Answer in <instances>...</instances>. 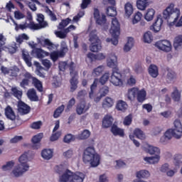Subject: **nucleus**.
<instances>
[{"label": "nucleus", "mask_w": 182, "mask_h": 182, "mask_svg": "<svg viewBox=\"0 0 182 182\" xmlns=\"http://www.w3.org/2000/svg\"><path fill=\"white\" fill-rule=\"evenodd\" d=\"M107 65L108 68L112 69L110 77V82L114 86H123V80H122V73L117 66V57L114 56V59L110 58L107 60Z\"/></svg>", "instance_id": "f257e3e1"}, {"label": "nucleus", "mask_w": 182, "mask_h": 182, "mask_svg": "<svg viewBox=\"0 0 182 182\" xmlns=\"http://www.w3.org/2000/svg\"><path fill=\"white\" fill-rule=\"evenodd\" d=\"M82 161L85 164H90L91 167H97L100 164V156L96 153L95 147H87L82 154Z\"/></svg>", "instance_id": "f03ea898"}, {"label": "nucleus", "mask_w": 182, "mask_h": 182, "mask_svg": "<svg viewBox=\"0 0 182 182\" xmlns=\"http://www.w3.org/2000/svg\"><path fill=\"white\" fill-rule=\"evenodd\" d=\"M163 18L167 21H168V19H173L171 23L172 25L176 26V28H180V26H182V16L180 17V12H176L174 11V4H171L163 11Z\"/></svg>", "instance_id": "7ed1b4c3"}, {"label": "nucleus", "mask_w": 182, "mask_h": 182, "mask_svg": "<svg viewBox=\"0 0 182 182\" xmlns=\"http://www.w3.org/2000/svg\"><path fill=\"white\" fill-rule=\"evenodd\" d=\"M174 129H168L164 135L161 138V143H164L166 140H170L173 136L176 139H180L182 136V125L181 122L178 119H176L173 122Z\"/></svg>", "instance_id": "20e7f679"}, {"label": "nucleus", "mask_w": 182, "mask_h": 182, "mask_svg": "<svg viewBox=\"0 0 182 182\" xmlns=\"http://www.w3.org/2000/svg\"><path fill=\"white\" fill-rule=\"evenodd\" d=\"M23 77L24 78L20 82L21 87L25 89L26 86H29V82L31 80L32 85H33L38 92H43V85H42V82H41L38 78L32 76V74L28 72H26L23 75Z\"/></svg>", "instance_id": "39448f33"}, {"label": "nucleus", "mask_w": 182, "mask_h": 182, "mask_svg": "<svg viewBox=\"0 0 182 182\" xmlns=\"http://www.w3.org/2000/svg\"><path fill=\"white\" fill-rule=\"evenodd\" d=\"M28 153L23 154L19 158L18 161L21 164V166L22 169L21 168V166L18 165V166L15 167L11 174L14 176V177H21V176H23V173H26L28 170H29V165L28 164Z\"/></svg>", "instance_id": "423d86ee"}, {"label": "nucleus", "mask_w": 182, "mask_h": 182, "mask_svg": "<svg viewBox=\"0 0 182 182\" xmlns=\"http://www.w3.org/2000/svg\"><path fill=\"white\" fill-rule=\"evenodd\" d=\"M112 38H107V42H112V45H117L119 43V36H120V23L117 18H113L112 20V25L109 29Z\"/></svg>", "instance_id": "0eeeda50"}, {"label": "nucleus", "mask_w": 182, "mask_h": 182, "mask_svg": "<svg viewBox=\"0 0 182 182\" xmlns=\"http://www.w3.org/2000/svg\"><path fill=\"white\" fill-rule=\"evenodd\" d=\"M89 41L91 43L90 46V50L91 52H99L102 50V43L100 38L97 36V31L92 30L89 35Z\"/></svg>", "instance_id": "6e6552de"}, {"label": "nucleus", "mask_w": 182, "mask_h": 182, "mask_svg": "<svg viewBox=\"0 0 182 182\" xmlns=\"http://www.w3.org/2000/svg\"><path fill=\"white\" fill-rule=\"evenodd\" d=\"M70 75L71 76V79L70 80V92L73 93L77 89V85H79V80H77V77L79 76V73L77 71L75 70V63L73 61L68 65Z\"/></svg>", "instance_id": "1a4fd4ad"}, {"label": "nucleus", "mask_w": 182, "mask_h": 182, "mask_svg": "<svg viewBox=\"0 0 182 182\" xmlns=\"http://www.w3.org/2000/svg\"><path fill=\"white\" fill-rule=\"evenodd\" d=\"M147 151L149 154H154V156L145 157L144 160L149 164H156L160 161V149L153 146H148Z\"/></svg>", "instance_id": "9d476101"}, {"label": "nucleus", "mask_w": 182, "mask_h": 182, "mask_svg": "<svg viewBox=\"0 0 182 182\" xmlns=\"http://www.w3.org/2000/svg\"><path fill=\"white\" fill-rule=\"evenodd\" d=\"M37 21L38 23H35L33 20H31V23L34 31H39V29H43L48 26V22L45 21V16L42 14H38L37 15Z\"/></svg>", "instance_id": "9b49d317"}, {"label": "nucleus", "mask_w": 182, "mask_h": 182, "mask_svg": "<svg viewBox=\"0 0 182 182\" xmlns=\"http://www.w3.org/2000/svg\"><path fill=\"white\" fill-rule=\"evenodd\" d=\"M134 136L136 139H140V140H144L146 139V135L144 132L141 131V129L136 128L134 130V134L129 135L130 140L133 141L134 144H135L136 147H140V142L136 139H134Z\"/></svg>", "instance_id": "f8f14e48"}, {"label": "nucleus", "mask_w": 182, "mask_h": 182, "mask_svg": "<svg viewBox=\"0 0 182 182\" xmlns=\"http://www.w3.org/2000/svg\"><path fill=\"white\" fill-rule=\"evenodd\" d=\"M68 49L66 46H62L59 51H53L49 56L53 62H56L59 58H65Z\"/></svg>", "instance_id": "ddd939ff"}, {"label": "nucleus", "mask_w": 182, "mask_h": 182, "mask_svg": "<svg viewBox=\"0 0 182 182\" xmlns=\"http://www.w3.org/2000/svg\"><path fill=\"white\" fill-rule=\"evenodd\" d=\"M28 21H30L29 23L25 22L23 24H18L17 23L14 21V23L15 25V31H25V29H31V31H35L34 27L32 26V14H28Z\"/></svg>", "instance_id": "4468645a"}, {"label": "nucleus", "mask_w": 182, "mask_h": 182, "mask_svg": "<svg viewBox=\"0 0 182 182\" xmlns=\"http://www.w3.org/2000/svg\"><path fill=\"white\" fill-rule=\"evenodd\" d=\"M93 16L94 19H95L96 23H97V25H105V23H106V22L107 21V19L106 18V15L102 14L100 16V11H99L97 8H94Z\"/></svg>", "instance_id": "2eb2a0df"}, {"label": "nucleus", "mask_w": 182, "mask_h": 182, "mask_svg": "<svg viewBox=\"0 0 182 182\" xmlns=\"http://www.w3.org/2000/svg\"><path fill=\"white\" fill-rule=\"evenodd\" d=\"M155 46L159 49V50H163L164 52H170V50H171V43L167 40L156 42Z\"/></svg>", "instance_id": "dca6fc26"}, {"label": "nucleus", "mask_w": 182, "mask_h": 182, "mask_svg": "<svg viewBox=\"0 0 182 182\" xmlns=\"http://www.w3.org/2000/svg\"><path fill=\"white\" fill-rule=\"evenodd\" d=\"M105 2H108L109 5L112 6H108L106 9V14L108 16H116L117 15V10L116 9V1L115 0H104Z\"/></svg>", "instance_id": "f3484780"}, {"label": "nucleus", "mask_w": 182, "mask_h": 182, "mask_svg": "<svg viewBox=\"0 0 182 182\" xmlns=\"http://www.w3.org/2000/svg\"><path fill=\"white\" fill-rule=\"evenodd\" d=\"M18 112L20 114L25 115L31 112V107L22 100H19L17 104Z\"/></svg>", "instance_id": "a211bd4d"}, {"label": "nucleus", "mask_w": 182, "mask_h": 182, "mask_svg": "<svg viewBox=\"0 0 182 182\" xmlns=\"http://www.w3.org/2000/svg\"><path fill=\"white\" fill-rule=\"evenodd\" d=\"M43 139V133H39L33 136L31 141L33 143L32 149L38 150L41 148V141Z\"/></svg>", "instance_id": "6ab92c4d"}, {"label": "nucleus", "mask_w": 182, "mask_h": 182, "mask_svg": "<svg viewBox=\"0 0 182 182\" xmlns=\"http://www.w3.org/2000/svg\"><path fill=\"white\" fill-rule=\"evenodd\" d=\"M89 109H90V105L86 103V101H81L76 107L77 114H83V113H86Z\"/></svg>", "instance_id": "aec40b11"}, {"label": "nucleus", "mask_w": 182, "mask_h": 182, "mask_svg": "<svg viewBox=\"0 0 182 182\" xmlns=\"http://www.w3.org/2000/svg\"><path fill=\"white\" fill-rule=\"evenodd\" d=\"M161 25H163V18L157 17L156 21L151 26L150 29L157 33L161 30Z\"/></svg>", "instance_id": "412c9836"}, {"label": "nucleus", "mask_w": 182, "mask_h": 182, "mask_svg": "<svg viewBox=\"0 0 182 182\" xmlns=\"http://www.w3.org/2000/svg\"><path fill=\"white\" fill-rule=\"evenodd\" d=\"M113 117L111 115H105L102 119V127L104 129H109V127H112V126H113Z\"/></svg>", "instance_id": "4be33fe9"}, {"label": "nucleus", "mask_w": 182, "mask_h": 182, "mask_svg": "<svg viewBox=\"0 0 182 182\" xmlns=\"http://www.w3.org/2000/svg\"><path fill=\"white\" fill-rule=\"evenodd\" d=\"M86 175L82 172H75L73 173V176L70 182H83Z\"/></svg>", "instance_id": "5701e85b"}, {"label": "nucleus", "mask_w": 182, "mask_h": 182, "mask_svg": "<svg viewBox=\"0 0 182 182\" xmlns=\"http://www.w3.org/2000/svg\"><path fill=\"white\" fill-rule=\"evenodd\" d=\"M73 176V172H72L70 170L67 169L65 173L60 176L59 181L60 182H70V180H72V177Z\"/></svg>", "instance_id": "b1692460"}, {"label": "nucleus", "mask_w": 182, "mask_h": 182, "mask_svg": "<svg viewBox=\"0 0 182 182\" xmlns=\"http://www.w3.org/2000/svg\"><path fill=\"white\" fill-rule=\"evenodd\" d=\"M111 132L114 136L124 137V129L119 128L116 124H112V126L111 127Z\"/></svg>", "instance_id": "393cba45"}, {"label": "nucleus", "mask_w": 182, "mask_h": 182, "mask_svg": "<svg viewBox=\"0 0 182 182\" xmlns=\"http://www.w3.org/2000/svg\"><path fill=\"white\" fill-rule=\"evenodd\" d=\"M5 116L9 120L14 121L16 119V115H15V112H14V109H12V107L9 105H8L5 108Z\"/></svg>", "instance_id": "a878e982"}, {"label": "nucleus", "mask_w": 182, "mask_h": 182, "mask_svg": "<svg viewBox=\"0 0 182 182\" xmlns=\"http://www.w3.org/2000/svg\"><path fill=\"white\" fill-rule=\"evenodd\" d=\"M32 53L36 55L38 59H42L45 58V56H49V53L44 51L42 48H34L32 50Z\"/></svg>", "instance_id": "bb28decb"}, {"label": "nucleus", "mask_w": 182, "mask_h": 182, "mask_svg": "<svg viewBox=\"0 0 182 182\" xmlns=\"http://www.w3.org/2000/svg\"><path fill=\"white\" fill-rule=\"evenodd\" d=\"M138 89L139 88L137 87H132L128 90L127 96L129 100H130L131 102H133V100H134V99L136 98V96H137Z\"/></svg>", "instance_id": "cd10ccee"}, {"label": "nucleus", "mask_w": 182, "mask_h": 182, "mask_svg": "<svg viewBox=\"0 0 182 182\" xmlns=\"http://www.w3.org/2000/svg\"><path fill=\"white\" fill-rule=\"evenodd\" d=\"M146 96H147L146 90H144V89L139 90L138 88V92H136L137 102H139V103H143L144 100H146Z\"/></svg>", "instance_id": "c85d7f7f"}, {"label": "nucleus", "mask_w": 182, "mask_h": 182, "mask_svg": "<svg viewBox=\"0 0 182 182\" xmlns=\"http://www.w3.org/2000/svg\"><path fill=\"white\" fill-rule=\"evenodd\" d=\"M41 157L44 160H50L53 157V151L52 149H45L41 151Z\"/></svg>", "instance_id": "c756f323"}, {"label": "nucleus", "mask_w": 182, "mask_h": 182, "mask_svg": "<svg viewBox=\"0 0 182 182\" xmlns=\"http://www.w3.org/2000/svg\"><path fill=\"white\" fill-rule=\"evenodd\" d=\"M27 96L31 102H38L39 100V97L36 95V90L33 88L28 90Z\"/></svg>", "instance_id": "7c9ffc66"}, {"label": "nucleus", "mask_w": 182, "mask_h": 182, "mask_svg": "<svg viewBox=\"0 0 182 182\" xmlns=\"http://www.w3.org/2000/svg\"><path fill=\"white\" fill-rule=\"evenodd\" d=\"M166 70L168 72L166 75V82L168 83H171L173 82V80H174V79H176V77H177V74H176V72L170 68H167Z\"/></svg>", "instance_id": "2f4dec72"}, {"label": "nucleus", "mask_w": 182, "mask_h": 182, "mask_svg": "<svg viewBox=\"0 0 182 182\" xmlns=\"http://www.w3.org/2000/svg\"><path fill=\"white\" fill-rule=\"evenodd\" d=\"M149 73L150 75V76H151V77H157V76H159V68L156 67V65H153L151 64L149 67Z\"/></svg>", "instance_id": "473e14b6"}, {"label": "nucleus", "mask_w": 182, "mask_h": 182, "mask_svg": "<svg viewBox=\"0 0 182 182\" xmlns=\"http://www.w3.org/2000/svg\"><path fill=\"white\" fill-rule=\"evenodd\" d=\"M100 95L95 99V102H100V99H102V97H105V96H106L107 93H109V87L103 86L102 87H101L100 89Z\"/></svg>", "instance_id": "72a5a7b5"}, {"label": "nucleus", "mask_w": 182, "mask_h": 182, "mask_svg": "<svg viewBox=\"0 0 182 182\" xmlns=\"http://www.w3.org/2000/svg\"><path fill=\"white\" fill-rule=\"evenodd\" d=\"M22 58L24 62H26L27 66H28V68H31V66H32V58H31L29 53L26 51H23Z\"/></svg>", "instance_id": "f704fd0d"}, {"label": "nucleus", "mask_w": 182, "mask_h": 182, "mask_svg": "<svg viewBox=\"0 0 182 182\" xmlns=\"http://www.w3.org/2000/svg\"><path fill=\"white\" fill-rule=\"evenodd\" d=\"M97 83H99V80L97 78H95L93 83L90 86V91L89 93L90 99H93V97L95 96V90L97 89Z\"/></svg>", "instance_id": "c9c22d12"}, {"label": "nucleus", "mask_w": 182, "mask_h": 182, "mask_svg": "<svg viewBox=\"0 0 182 182\" xmlns=\"http://www.w3.org/2000/svg\"><path fill=\"white\" fill-rule=\"evenodd\" d=\"M114 103L113 99L107 97L102 102V107L103 109H109V107L113 106Z\"/></svg>", "instance_id": "e433bc0d"}, {"label": "nucleus", "mask_w": 182, "mask_h": 182, "mask_svg": "<svg viewBox=\"0 0 182 182\" xmlns=\"http://www.w3.org/2000/svg\"><path fill=\"white\" fill-rule=\"evenodd\" d=\"M134 46V38L132 37L128 38L127 43L124 46V52H129Z\"/></svg>", "instance_id": "4c0bfd02"}, {"label": "nucleus", "mask_w": 182, "mask_h": 182, "mask_svg": "<svg viewBox=\"0 0 182 182\" xmlns=\"http://www.w3.org/2000/svg\"><path fill=\"white\" fill-rule=\"evenodd\" d=\"M155 14H156V11H154V9H149L147 10V12L146 13V14L144 16V18L148 22H150V21H153Z\"/></svg>", "instance_id": "58836bf2"}, {"label": "nucleus", "mask_w": 182, "mask_h": 182, "mask_svg": "<svg viewBox=\"0 0 182 182\" xmlns=\"http://www.w3.org/2000/svg\"><path fill=\"white\" fill-rule=\"evenodd\" d=\"M127 103L123 100H119L116 105L117 110H120L121 112H124L127 109Z\"/></svg>", "instance_id": "ea45409f"}, {"label": "nucleus", "mask_w": 182, "mask_h": 182, "mask_svg": "<svg viewBox=\"0 0 182 182\" xmlns=\"http://www.w3.org/2000/svg\"><path fill=\"white\" fill-rule=\"evenodd\" d=\"M173 47L177 50V49H180L182 48V36H178L175 38L173 42Z\"/></svg>", "instance_id": "a19ab883"}, {"label": "nucleus", "mask_w": 182, "mask_h": 182, "mask_svg": "<svg viewBox=\"0 0 182 182\" xmlns=\"http://www.w3.org/2000/svg\"><path fill=\"white\" fill-rule=\"evenodd\" d=\"M124 11L126 16H128V18H129L133 14V5H132V4L129 2L127 3L124 6Z\"/></svg>", "instance_id": "79ce46f5"}, {"label": "nucleus", "mask_w": 182, "mask_h": 182, "mask_svg": "<svg viewBox=\"0 0 182 182\" xmlns=\"http://www.w3.org/2000/svg\"><path fill=\"white\" fill-rule=\"evenodd\" d=\"M147 5H149L147 0H137L136 1V6L141 11H144L147 8Z\"/></svg>", "instance_id": "37998d69"}, {"label": "nucleus", "mask_w": 182, "mask_h": 182, "mask_svg": "<svg viewBox=\"0 0 182 182\" xmlns=\"http://www.w3.org/2000/svg\"><path fill=\"white\" fill-rule=\"evenodd\" d=\"M103 70H105V67L103 65H100L93 70L92 75L95 77H97V76H100V75L103 73Z\"/></svg>", "instance_id": "c03bdc74"}, {"label": "nucleus", "mask_w": 182, "mask_h": 182, "mask_svg": "<svg viewBox=\"0 0 182 182\" xmlns=\"http://www.w3.org/2000/svg\"><path fill=\"white\" fill-rule=\"evenodd\" d=\"M136 177L138 178H148L150 177V172L146 170H141L136 172Z\"/></svg>", "instance_id": "a18cd8bd"}, {"label": "nucleus", "mask_w": 182, "mask_h": 182, "mask_svg": "<svg viewBox=\"0 0 182 182\" xmlns=\"http://www.w3.org/2000/svg\"><path fill=\"white\" fill-rule=\"evenodd\" d=\"M63 110H65V105H62L61 106L58 107L53 113L54 119H58V117H60V114L63 113Z\"/></svg>", "instance_id": "49530a36"}, {"label": "nucleus", "mask_w": 182, "mask_h": 182, "mask_svg": "<svg viewBox=\"0 0 182 182\" xmlns=\"http://www.w3.org/2000/svg\"><path fill=\"white\" fill-rule=\"evenodd\" d=\"M71 21L72 20L69 18L62 20L59 23L58 29H60V31L65 29V28H66Z\"/></svg>", "instance_id": "de8ad7c7"}, {"label": "nucleus", "mask_w": 182, "mask_h": 182, "mask_svg": "<svg viewBox=\"0 0 182 182\" xmlns=\"http://www.w3.org/2000/svg\"><path fill=\"white\" fill-rule=\"evenodd\" d=\"M153 41V35L151 34V32L147 31L144 34V42L145 43H151Z\"/></svg>", "instance_id": "09e8293b"}, {"label": "nucleus", "mask_w": 182, "mask_h": 182, "mask_svg": "<svg viewBox=\"0 0 182 182\" xmlns=\"http://www.w3.org/2000/svg\"><path fill=\"white\" fill-rule=\"evenodd\" d=\"M90 137V131L85 129L81 134H78V139L80 140H86Z\"/></svg>", "instance_id": "8fccbe9b"}, {"label": "nucleus", "mask_w": 182, "mask_h": 182, "mask_svg": "<svg viewBox=\"0 0 182 182\" xmlns=\"http://www.w3.org/2000/svg\"><path fill=\"white\" fill-rule=\"evenodd\" d=\"M143 18V14L140 13V11L136 12L134 18L132 19V23L135 25V23H138V22H140L141 21V18Z\"/></svg>", "instance_id": "3c124183"}, {"label": "nucleus", "mask_w": 182, "mask_h": 182, "mask_svg": "<svg viewBox=\"0 0 182 182\" xmlns=\"http://www.w3.org/2000/svg\"><path fill=\"white\" fill-rule=\"evenodd\" d=\"M110 77V74L109 73H105L100 78L99 82L101 85H106V82L109 80Z\"/></svg>", "instance_id": "603ef678"}, {"label": "nucleus", "mask_w": 182, "mask_h": 182, "mask_svg": "<svg viewBox=\"0 0 182 182\" xmlns=\"http://www.w3.org/2000/svg\"><path fill=\"white\" fill-rule=\"evenodd\" d=\"M172 97L175 102L180 101V97H181V95L178 92L177 87H175L174 91L172 92Z\"/></svg>", "instance_id": "864d4df0"}, {"label": "nucleus", "mask_w": 182, "mask_h": 182, "mask_svg": "<svg viewBox=\"0 0 182 182\" xmlns=\"http://www.w3.org/2000/svg\"><path fill=\"white\" fill-rule=\"evenodd\" d=\"M43 43H44V46H47L49 50H52L55 49V44H53V43H52L50 40L46 38L43 41Z\"/></svg>", "instance_id": "5fc2aeb1"}, {"label": "nucleus", "mask_w": 182, "mask_h": 182, "mask_svg": "<svg viewBox=\"0 0 182 182\" xmlns=\"http://www.w3.org/2000/svg\"><path fill=\"white\" fill-rule=\"evenodd\" d=\"M76 137L72 134H68L64 136L63 141L64 143H72V141H75Z\"/></svg>", "instance_id": "6e6d98bb"}, {"label": "nucleus", "mask_w": 182, "mask_h": 182, "mask_svg": "<svg viewBox=\"0 0 182 182\" xmlns=\"http://www.w3.org/2000/svg\"><path fill=\"white\" fill-rule=\"evenodd\" d=\"M14 166H15V162L14 161H8L6 162V164L2 166V170H4V171H6V170H11Z\"/></svg>", "instance_id": "4d7b16f0"}, {"label": "nucleus", "mask_w": 182, "mask_h": 182, "mask_svg": "<svg viewBox=\"0 0 182 182\" xmlns=\"http://www.w3.org/2000/svg\"><path fill=\"white\" fill-rule=\"evenodd\" d=\"M11 91L15 97H16L18 100H21V98L22 97V91H20L16 87H13L11 89Z\"/></svg>", "instance_id": "13d9d810"}, {"label": "nucleus", "mask_w": 182, "mask_h": 182, "mask_svg": "<svg viewBox=\"0 0 182 182\" xmlns=\"http://www.w3.org/2000/svg\"><path fill=\"white\" fill-rule=\"evenodd\" d=\"M132 122H133V117L132 114H129L128 116L125 117L123 124L124 126H130Z\"/></svg>", "instance_id": "bf43d9fd"}, {"label": "nucleus", "mask_w": 182, "mask_h": 182, "mask_svg": "<svg viewBox=\"0 0 182 182\" xmlns=\"http://www.w3.org/2000/svg\"><path fill=\"white\" fill-rule=\"evenodd\" d=\"M63 156L66 159H72V157L73 156V150L68 149V151L63 152Z\"/></svg>", "instance_id": "052dcab7"}, {"label": "nucleus", "mask_w": 182, "mask_h": 182, "mask_svg": "<svg viewBox=\"0 0 182 182\" xmlns=\"http://www.w3.org/2000/svg\"><path fill=\"white\" fill-rule=\"evenodd\" d=\"M55 35L57 38H60V39H65L68 35V33H66L64 29V31H55Z\"/></svg>", "instance_id": "680f3d73"}, {"label": "nucleus", "mask_w": 182, "mask_h": 182, "mask_svg": "<svg viewBox=\"0 0 182 182\" xmlns=\"http://www.w3.org/2000/svg\"><path fill=\"white\" fill-rule=\"evenodd\" d=\"M180 163H182V155L181 154H176L174 156V164L176 166H179Z\"/></svg>", "instance_id": "e2e57ef3"}, {"label": "nucleus", "mask_w": 182, "mask_h": 182, "mask_svg": "<svg viewBox=\"0 0 182 182\" xmlns=\"http://www.w3.org/2000/svg\"><path fill=\"white\" fill-rule=\"evenodd\" d=\"M90 4H92V0H82L80 5L81 9H86V8H87Z\"/></svg>", "instance_id": "0e129e2a"}, {"label": "nucleus", "mask_w": 182, "mask_h": 182, "mask_svg": "<svg viewBox=\"0 0 182 182\" xmlns=\"http://www.w3.org/2000/svg\"><path fill=\"white\" fill-rule=\"evenodd\" d=\"M75 103H76V100H75V97H73L72 99H70L68 101V103L67 105L66 110H70V109H72V107H73V106H75Z\"/></svg>", "instance_id": "69168bd1"}, {"label": "nucleus", "mask_w": 182, "mask_h": 182, "mask_svg": "<svg viewBox=\"0 0 182 182\" xmlns=\"http://www.w3.org/2000/svg\"><path fill=\"white\" fill-rule=\"evenodd\" d=\"M59 137H60V132H58L51 135L50 140V141H56V140H58Z\"/></svg>", "instance_id": "338daca9"}, {"label": "nucleus", "mask_w": 182, "mask_h": 182, "mask_svg": "<svg viewBox=\"0 0 182 182\" xmlns=\"http://www.w3.org/2000/svg\"><path fill=\"white\" fill-rule=\"evenodd\" d=\"M14 18H16L18 20L23 19V18H25V14L19 11H16L14 12Z\"/></svg>", "instance_id": "774afa93"}]
</instances>
